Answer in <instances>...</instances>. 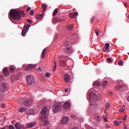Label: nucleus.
I'll use <instances>...</instances> for the list:
<instances>
[{"label": "nucleus", "instance_id": "58", "mask_svg": "<svg viewBox=\"0 0 129 129\" xmlns=\"http://www.w3.org/2000/svg\"><path fill=\"white\" fill-rule=\"evenodd\" d=\"M128 55H129V52L127 53Z\"/></svg>", "mask_w": 129, "mask_h": 129}, {"label": "nucleus", "instance_id": "1", "mask_svg": "<svg viewBox=\"0 0 129 129\" xmlns=\"http://www.w3.org/2000/svg\"><path fill=\"white\" fill-rule=\"evenodd\" d=\"M9 15L15 21H20L25 15L24 11H19L16 10H11L9 12Z\"/></svg>", "mask_w": 129, "mask_h": 129}, {"label": "nucleus", "instance_id": "5", "mask_svg": "<svg viewBox=\"0 0 129 129\" xmlns=\"http://www.w3.org/2000/svg\"><path fill=\"white\" fill-rule=\"evenodd\" d=\"M30 25H24L21 33V35L22 36V37L26 36V35H27V33H28V31H29V28H30Z\"/></svg>", "mask_w": 129, "mask_h": 129}, {"label": "nucleus", "instance_id": "30", "mask_svg": "<svg viewBox=\"0 0 129 129\" xmlns=\"http://www.w3.org/2000/svg\"><path fill=\"white\" fill-rule=\"evenodd\" d=\"M123 87V86L120 85L118 87H116L115 89H116V90H121Z\"/></svg>", "mask_w": 129, "mask_h": 129}, {"label": "nucleus", "instance_id": "29", "mask_svg": "<svg viewBox=\"0 0 129 129\" xmlns=\"http://www.w3.org/2000/svg\"><path fill=\"white\" fill-rule=\"evenodd\" d=\"M108 84V82L107 81H104V82H103V87H106Z\"/></svg>", "mask_w": 129, "mask_h": 129}, {"label": "nucleus", "instance_id": "9", "mask_svg": "<svg viewBox=\"0 0 129 129\" xmlns=\"http://www.w3.org/2000/svg\"><path fill=\"white\" fill-rule=\"evenodd\" d=\"M8 89L9 86L8 84L3 83L0 88V91H2V92H6V91H8Z\"/></svg>", "mask_w": 129, "mask_h": 129}, {"label": "nucleus", "instance_id": "16", "mask_svg": "<svg viewBox=\"0 0 129 129\" xmlns=\"http://www.w3.org/2000/svg\"><path fill=\"white\" fill-rule=\"evenodd\" d=\"M122 121H123L122 119L120 118V119H118L117 120H115L114 121V123H115V125H117V126H118V125H119V123H121Z\"/></svg>", "mask_w": 129, "mask_h": 129}, {"label": "nucleus", "instance_id": "57", "mask_svg": "<svg viewBox=\"0 0 129 129\" xmlns=\"http://www.w3.org/2000/svg\"><path fill=\"white\" fill-rule=\"evenodd\" d=\"M54 65H56V66H57V63H56V61H54Z\"/></svg>", "mask_w": 129, "mask_h": 129}, {"label": "nucleus", "instance_id": "41", "mask_svg": "<svg viewBox=\"0 0 129 129\" xmlns=\"http://www.w3.org/2000/svg\"><path fill=\"white\" fill-rule=\"evenodd\" d=\"M52 22L53 24H56V23H58V21L55 20V18L52 19Z\"/></svg>", "mask_w": 129, "mask_h": 129}, {"label": "nucleus", "instance_id": "34", "mask_svg": "<svg viewBox=\"0 0 129 129\" xmlns=\"http://www.w3.org/2000/svg\"><path fill=\"white\" fill-rule=\"evenodd\" d=\"M118 64L119 66H122V65H123V61H122V60H120V61H118Z\"/></svg>", "mask_w": 129, "mask_h": 129}, {"label": "nucleus", "instance_id": "43", "mask_svg": "<svg viewBox=\"0 0 129 129\" xmlns=\"http://www.w3.org/2000/svg\"><path fill=\"white\" fill-rule=\"evenodd\" d=\"M27 22L29 24H32L33 23V21L31 20V19H27Z\"/></svg>", "mask_w": 129, "mask_h": 129}, {"label": "nucleus", "instance_id": "42", "mask_svg": "<svg viewBox=\"0 0 129 129\" xmlns=\"http://www.w3.org/2000/svg\"><path fill=\"white\" fill-rule=\"evenodd\" d=\"M9 129H15V127L13 125H10L9 126Z\"/></svg>", "mask_w": 129, "mask_h": 129}, {"label": "nucleus", "instance_id": "28", "mask_svg": "<svg viewBox=\"0 0 129 129\" xmlns=\"http://www.w3.org/2000/svg\"><path fill=\"white\" fill-rule=\"evenodd\" d=\"M73 28H74L73 25H70L67 26V29H68V30H72Z\"/></svg>", "mask_w": 129, "mask_h": 129}, {"label": "nucleus", "instance_id": "40", "mask_svg": "<svg viewBox=\"0 0 129 129\" xmlns=\"http://www.w3.org/2000/svg\"><path fill=\"white\" fill-rule=\"evenodd\" d=\"M34 13H35L34 10H31L30 13V16H33V15H34Z\"/></svg>", "mask_w": 129, "mask_h": 129}, {"label": "nucleus", "instance_id": "8", "mask_svg": "<svg viewBox=\"0 0 129 129\" xmlns=\"http://www.w3.org/2000/svg\"><path fill=\"white\" fill-rule=\"evenodd\" d=\"M63 79L66 83L68 84L72 82V81H71V77L67 74L64 75Z\"/></svg>", "mask_w": 129, "mask_h": 129}, {"label": "nucleus", "instance_id": "4", "mask_svg": "<svg viewBox=\"0 0 129 129\" xmlns=\"http://www.w3.org/2000/svg\"><path fill=\"white\" fill-rule=\"evenodd\" d=\"M40 121H44V125L47 126L50 124V121L48 120V116L41 115L39 117Z\"/></svg>", "mask_w": 129, "mask_h": 129}, {"label": "nucleus", "instance_id": "54", "mask_svg": "<svg viewBox=\"0 0 129 129\" xmlns=\"http://www.w3.org/2000/svg\"><path fill=\"white\" fill-rule=\"evenodd\" d=\"M38 70H39V71H41V70H42V69L41 68V67L38 68Z\"/></svg>", "mask_w": 129, "mask_h": 129}, {"label": "nucleus", "instance_id": "13", "mask_svg": "<svg viewBox=\"0 0 129 129\" xmlns=\"http://www.w3.org/2000/svg\"><path fill=\"white\" fill-rule=\"evenodd\" d=\"M48 111V108L47 107H44L42 110L41 111V115H44V116H48L47 115H46V113H47V112Z\"/></svg>", "mask_w": 129, "mask_h": 129}, {"label": "nucleus", "instance_id": "51", "mask_svg": "<svg viewBox=\"0 0 129 129\" xmlns=\"http://www.w3.org/2000/svg\"><path fill=\"white\" fill-rule=\"evenodd\" d=\"M57 66H56V65H54V70H53V71H55V70H56V67Z\"/></svg>", "mask_w": 129, "mask_h": 129}, {"label": "nucleus", "instance_id": "35", "mask_svg": "<svg viewBox=\"0 0 129 129\" xmlns=\"http://www.w3.org/2000/svg\"><path fill=\"white\" fill-rule=\"evenodd\" d=\"M54 20H56V21H57V22H62V21H63V20L62 19L58 18H55Z\"/></svg>", "mask_w": 129, "mask_h": 129}, {"label": "nucleus", "instance_id": "44", "mask_svg": "<svg viewBox=\"0 0 129 129\" xmlns=\"http://www.w3.org/2000/svg\"><path fill=\"white\" fill-rule=\"evenodd\" d=\"M45 76H46V77H50V76H51V74H50L49 73H47L45 74Z\"/></svg>", "mask_w": 129, "mask_h": 129}, {"label": "nucleus", "instance_id": "59", "mask_svg": "<svg viewBox=\"0 0 129 129\" xmlns=\"http://www.w3.org/2000/svg\"><path fill=\"white\" fill-rule=\"evenodd\" d=\"M128 19H129V15H128Z\"/></svg>", "mask_w": 129, "mask_h": 129}, {"label": "nucleus", "instance_id": "45", "mask_svg": "<svg viewBox=\"0 0 129 129\" xmlns=\"http://www.w3.org/2000/svg\"><path fill=\"white\" fill-rule=\"evenodd\" d=\"M95 34L97 36H98V35H99V32H98V31L96 30L95 31Z\"/></svg>", "mask_w": 129, "mask_h": 129}, {"label": "nucleus", "instance_id": "25", "mask_svg": "<svg viewBox=\"0 0 129 129\" xmlns=\"http://www.w3.org/2000/svg\"><path fill=\"white\" fill-rule=\"evenodd\" d=\"M27 108L26 107H21L19 109V112H24L26 111Z\"/></svg>", "mask_w": 129, "mask_h": 129}, {"label": "nucleus", "instance_id": "7", "mask_svg": "<svg viewBox=\"0 0 129 129\" xmlns=\"http://www.w3.org/2000/svg\"><path fill=\"white\" fill-rule=\"evenodd\" d=\"M74 52V49L72 48V47H66L64 49V53L66 54V55H70L71 53H73Z\"/></svg>", "mask_w": 129, "mask_h": 129}, {"label": "nucleus", "instance_id": "22", "mask_svg": "<svg viewBox=\"0 0 129 129\" xmlns=\"http://www.w3.org/2000/svg\"><path fill=\"white\" fill-rule=\"evenodd\" d=\"M45 16V14L42 13L40 15L38 14L36 15V19H38V20H40V19H42L44 16Z\"/></svg>", "mask_w": 129, "mask_h": 129}, {"label": "nucleus", "instance_id": "12", "mask_svg": "<svg viewBox=\"0 0 129 129\" xmlns=\"http://www.w3.org/2000/svg\"><path fill=\"white\" fill-rule=\"evenodd\" d=\"M68 120H69L68 116H64L61 120V123L62 124H66L68 122Z\"/></svg>", "mask_w": 129, "mask_h": 129}, {"label": "nucleus", "instance_id": "18", "mask_svg": "<svg viewBox=\"0 0 129 129\" xmlns=\"http://www.w3.org/2000/svg\"><path fill=\"white\" fill-rule=\"evenodd\" d=\"M63 107L64 109H68L70 107V103L68 102L64 103L63 105Z\"/></svg>", "mask_w": 129, "mask_h": 129}, {"label": "nucleus", "instance_id": "15", "mask_svg": "<svg viewBox=\"0 0 129 129\" xmlns=\"http://www.w3.org/2000/svg\"><path fill=\"white\" fill-rule=\"evenodd\" d=\"M77 16H78V12L70 13L69 14V17L71 19H74Z\"/></svg>", "mask_w": 129, "mask_h": 129}, {"label": "nucleus", "instance_id": "39", "mask_svg": "<svg viewBox=\"0 0 129 129\" xmlns=\"http://www.w3.org/2000/svg\"><path fill=\"white\" fill-rule=\"evenodd\" d=\"M107 61H108V63H112V59H111V58H108Z\"/></svg>", "mask_w": 129, "mask_h": 129}, {"label": "nucleus", "instance_id": "56", "mask_svg": "<svg viewBox=\"0 0 129 129\" xmlns=\"http://www.w3.org/2000/svg\"><path fill=\"white\" fill-rule=\"evenodd\" d=\"M110 94L111 95H112V94H113V93L112 92H110Z\"/></svg>", "mask_w": 129, "mask_h": 129}, {"label": "nucleus", "instance_id": "33", "mask_svg": "<svg viewBox=\"0 0 129 129\" xmlns=\"http://www.w3.org/2000/svg\"><path fill=\"white\" fill-rule=\"evenodd\" d=\"M93 86H99V83L98 82H95L93 83Z\"/></svg>", "mask_w": 129, "mask_h": 129}, {"label": "nucleus", "instance_id": "19", "mask_svg": "<svg viewBox=\"0 0 129 129\" xmlns=\"http://www.w3.org/2000/svg\"><path fill=\"white\" fill-rule=\"evenodd\" d=\"M46 53H47V48H44L41 54V58L43 59V58H45V56H46Z\"/></svg>", "mask_w": 129, "mask_h": 129}, {"label": "nucleus", "instance_id": "32", "mask_svg": "<svg viewBox=\"0 0 129 129\" xmlns=\"http://www.w3.org/2000/svg\"><path fill=\"white\" fill-rule=\"evenodd\" d=\"M57 14H58V9H55L53 11L52 15L53 16H55L57 15Z\"/></svg>", "mask_w": 129, "mask_h": 129}, {"label": "nucleus", "instance_id": "3", "mask_svg": "<svg viewBox=\"0 0 129 129\" xmlns=\"http://www.w3.org/2000/svg\"><path fill=\"white\" fill-rule=\"evenodd\" d=\"M61 108H62V104L59 103H56L52 108V110L54 113H56L57 112H59L60 110H61Z\"/></svg>", "mask_w": 129, "mask_h": 129}, {"label": "nucleus", "instance_id": "14", "mask_svg": "<svg viewBox=\"0 0 129 129\" xmlns=\"http://www.w3.org/2000/svg\"><path fill=\"white\" fill-rule=\"evenodd\" d=\"M110 44L109 43H107L105 46L103 48V51L104 52H108V51H109V47Z\"/></svg>", "mask_w": 129, "mask_h": 129}, {"label": "nucleus", "instance_id": "55", "mask_svg": "<svg viewBox=\"0 0 129 129\" xmlns=\"http://www.w3.org/2000/svg\"><path fill=\"white\" fill-rule=\"evenodd\" d=\"M104 120H105V121H107V118H104Z\"/></svg>", "mask_w": 129, "mask_h": 129}, {"label": "nucleus", "instance_id": "10", "mask_svg": "<svg viewBox=\"0 0 129 129\" xmlns=\"http://www.w3.org/2000/svg\"><path fill=\"white\" fill-rule=\"evenodd\" d=\"M33 102V100H32V99H29L28 100H25V101L24 102V105L28 107L29 106H31Z\"/></svg>", "mask_w": 129, "mask_h": 129}, {"label": "nucleus", "instance_id": "27", "mask_svg": "<svg viewBox=\"0 0 129 129\" xmlns=\"http://www.w3.org/2000/svg\"><path fill=\"white\" fill-rule=\"evenodd\" d=\"M15 70H16V67H10V72H11V73H14V72H15Z\"/></svg>", "mask_w": 129, "mask_h": 129}, {"label": "nucleus", "instance_id": "36", "mask_svg": "<svg viewBox=\"0 0 129 129\" xmlns=\"http://www.w3.org/2000/svg\"><path fill=\"white\" fill-rule=\"evenodd\" d=\"M34 113L33 112V108H31L29 109V112L28 113V114L31 115L33 114Z\"/></svg>", "mask_w": 129, "mask_h": 129}, {"label": "nucleus", "instance_id": "2", "mask_svg": "<svg viewBox=\"0 0 129 129\" xmlns=\"http://www.w3.org/2000/svg\"><path fill=\"white\" fill-rule=\"evenodd\" d=\"M26 81L27 84H29V85H33L36 82L35 77L32 75H27L26 77Z\"/></svg>", "mask_w": 129, "mask_h": 129}, {"label": "nucleus", "instance_id": "23", "mask_svg": "<svg viewBox=\"0 0 129 129\" xmlns=\"http://www.w3.org/2000/svg\"><path fill=\"white\" fill-rule=\"evenodd\" d=\"M95 118L97 121L100 122L101 121V117H100L99 115H96L95 116Z\"/></svg>", "mask_w": 129, "mask_h": 129}, {"label": "nucleus", "instance_id": "53", "mask_svg": "<svg viewBox=\"0 0 129 129\" xmlns=\"http://www.w3.org/2000/svg\"><path fill=\"white\" fill-rule=\"evenodd\" d=\"M64 91L66 93H67V92H68V89H66Z\"/></svg>", "mask_w": 129, "mask_h": 129}, {"label": "nucleus", "instance_id": "50", "mask_svg": "<svg viewBox=\"0 0 129 129\" xmlns=\"http://www.w3.org/2000/svg\"><path fill=\"white\" fill-rule=\"evenodd\" d=\"M30 10H31V8L29 7L27 9L26 11L29 12V11H30Z\"/></svg>", "mask_w": 129, "mask_h": 129}, {"label": "nucleus", "instance_id": "49", "mask_svg": "<svg viewBox=\"0 0 129 129\" xmlns=\"http://www.w3.org/2000/svg\"><path fill=\"white\" fill-rule=\"evenodd\" d=\"M87 129H93V128L90 126H88L87 127Z\"/></svg>", "mask_w": 129, "mask_h": 129}, {"label": "nucleus", "instance_id": "47", "mask_svg": "<svg viewBox=\"0 0 129 129\" xmlns=\"http://www.w3.org/2000/svg\"><path fill=\"white\" fill-rule=\"evenodd\" d=\"M1 107H2V108H5V107H6V105L5 104H2L1 105Z\"/></svg>", "mask_w": 129, "mask_h": 129}, {"label": "nucleus", "instance_id": "11", "mask_svg": "<svg viewBox=\"0 0 129 129\" xmlns=\"http://www.w3.org/2000/svg\"><path fill=\"white\" fill-rule=\"evenodd\" d=\"M96 96V95H95V93L91 92L87 94V97L89 98L90 100H92Z\"/></svg>", "mask_w": 129, "mask_h": 129}, {"label": "nucleus", "instance_id": "26", "mask_svg": "<svg viewBox=\"0 0 129 129\" xmlns=\"http://www.w3.org/2000/svg\"><path fill=\"white\" fill-rule=\"evenodd\" d=\"M28 69H33V68H35V65L33 64H28L27 66Z\"/></svg>", "mask_w": 129, "mask_h": 129}, {"label": "nucleus", "instance_id": "61", "mask_svg": "<svg viewBox=\"0 0 129 129\" xmlns=\"http://www.w3.org/2000/svg\"><path fill=\"white\" fill-rule=\"evenodd\" d=\"M56 36H57V34H56V35H55V37H56Z\"/></svg>", "mask_w": 129, "mask_h": 129}, {"label": "nucleus", "instance_id": "24", "mask_svg": "<svg viewBox=\"0 0 129 129\" xmlns=\"http://www.w3.org/2000/svg\"><path fill=\"white\" fill-rule=\"evenodd\" d=\"M15 126L16 129L22 128V126H21V123H16L15 125Z\"/></svg>", "mask_w": 129, "mask_h": 129}, {"label": "nucleus", "instance_id": "38", "mask_svg": "<svg viewBox=\"0 0 129 129\" xmlns=\"http://www.w3.org/2000/svg\"><path fill=\"white\" fill-rule=\"evenodd\" d=\"M71 117L72 118H73V119H76V116L75 115H74V114H72L71 115Z\"/></svg>", "mask_w": 129, "mask_h": 129}, {"label": "nucleus", "instance_id": "20", "mask_svg": "<svg viewBox=\"0 0 129 129\" xmlns=\"http://www.w3.org/2000/svg\"><path fill=\"white\" fill-rule=\"evenodd\" d=\"M37 125V122L29 123L27 125V128H31V127H33V126H35V125Z\"/></svg>", "mask_w": 129, "mask_h": 129}, {"label": "nucleus", "instance_id": "21", "mask_svg": "<svg viewBox=\"0 0 129 129\" xmlns=\"http://www.w3.org/2000/svg\"><path fill=\"white\" fill-rule=\"evenodd\" d=\"M42 7L43 8V11L42 13L44 14V13H45V12H46V10H47V9L48 8L47 5L45 4H43L42 5Z\"/></svg>", "mask_w": 129, "mask_h": 129}, {"label": "nucleus", "instance_id": "52", "mask_svg": "<svg viewBox=\"0 0 129 129\" xmlns=\"http://www.w3.org/2000/svg\"><path fill=\"white\" fill-rule=\"evenodd\" d=\"M72 129H79V128H78V127L75 126V127H73Z\"/></svg>", "mask_w": 129, "mask_h": 129}, {"label": "nucleus", "instance_id": "17", "mask_svg": "<svg viewBox=\"0 0 129 129\" xmlns=\"http://www.w3.org/2000/svg\"><path fill=\"white\" fill-rule=\"evenodd\" d=\"M3 74L5 76H9L10 75V73L9 72V70L7 68H5L3 70Z\"/></svg>", "mask_w": 129, "mask_h": 129}, {"label": "nucleus", "instance_id": "37", "mask_svg": "<svg viewBox=\"0 0 129 129\" xmlns=\"http://www.w3.org/2000/svg\"><path fill=\"white\" fill-rule=\"evenodd\" d=\"M110 107V104L109 103H106V109H108Z\"/></svg>", "mask_w": 129, "mask_h": 129}, {"label": "nucleus", "instance_id": "48", "mask_svg": "<svg viewBox=\"0 0 129 129\" xmlns=\"http://www.w3.org/2000/svg\"><path fill=\"white\" fill-rule=\"evenodd\" d=\"M126 117H127V115H125V116L122 119V120H125V119H126Z\"/></svg>", "mask_w": 129, "mask_h": 129}, {"label": "nucleus", "instance_id": "46", "mask_svg": "<svg viewBox=\"0 0 129 129\" xmlns=\"http://www.w3.org/2000/svg\"><path fill=\"white\" fill-rule=\"evenodd\" d=\"M69 44V41H66V42H64V45L66 46H68Z\"/></svg>", "mask_w": 129, "mask_h": 129}, {"label": "nucleus", "instance_id": "6", "mask_svg": "<svg viewBox=\"0 0 129 129\" xmlns=\"http://www.w3.org/2000/svg\"><path fill=\"white\" fill-rule=\"evenodd\" d=\"M60 59L59 60V64L60 66H65L66 65V60H63V59H66L68 58V56H59Z\"/></svg>", "mask_w": 129, "mask_h": 129}, {"label": "nucleus", "instance_id": "60", "mask_svg": "<svg viewBox=\"0 0 129 129\" xmlns=\"http://www.w3.org/2000/svg\"><path fill=\"white\" fill-rule=\"evenodd\" d=\"M123 124H124V122L123 123Z\"/></svg>", "mask_w": 129, "mask_h": 129}, {"label": "nucleus", "instance_id": "31", "mask_svg": "<svg viewBox=\"0 0 129 129\" xmlns=\"http://www.w3.org/2000/svg\"><path fill=\"white\" fill-rule=\"evenodd\" d=\"M124 109H125V106L123 105L121 108L119 109V112H123V111H124Z\"/></svg>", "mask_w": 129, "mask_h": 129}]
</instances>
